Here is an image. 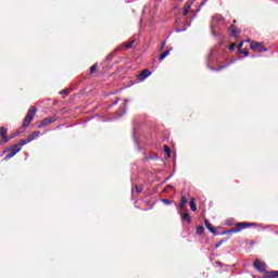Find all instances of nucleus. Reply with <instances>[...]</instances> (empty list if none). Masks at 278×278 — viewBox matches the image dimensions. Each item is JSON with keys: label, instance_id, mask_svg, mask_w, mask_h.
Segmentation results:
<instances>
[{"label": "nucleus", "instance_id": "nucleus-19", "mask_svg": "<svg viewBox=\"0 0 278 278\" xmlns=\"http://www.w3.org/2000/svg\"><path fill=\"white\" fill-rule=\"evenodd\" d=\"M231 34L233 36V38L238 37V29H236V27L231 26Z\"/></svg>", "mask_w": 278, "mask_h": 278}, {"label": "nucleus", "instance_id": "nucleus-14", "mask_svg": "<svg viewBox=\"0 0 278 278\" xmlns=\"http://www.w3.org/2000/svg\"><path fill=\"white\" fill-rule=\"evenodd\" d=\"M189 205H190L191 212H197V202L194 201V199L190 201Z\"/></svg>", "mask_w": 278, "mask_h": 278}, {"label": "nucleus", "instance_id": "nucleus-11", "mask_svg": "<svg viewBox=\"0 0 278 278\" xmlns=\"http://www.w3.org/2000/svg\"><path fill=\"white\" fill-rule=\"evenodd\" d=\"M168 55H170V49L164 51V52L160 55L159 60H161V61H162V60H166V58H168Z\"/></svg>", "mask_w": 278, "mask_h": 278}, {"label": "nucleus", "instance_id": "nucleus-28", "mask_svg": "<svg viewBox=\"0 0 278 278\" xmlns=\"http://www.w3.org/2000/svg\"><path fill=\"white\" fill-rule=\"evenodd\" d=\"M242 47H244V41H241V42L238 45V49H241Z\"/></svg>", "mask_w": 278, "mask_h": 278}, {"label": "nucleus", "instance_id": "nucleus-34", "mask_svg": "<svg viewBox=\"0 0 278 278\" xmlns=\"http://www.w3.org/2000/svg\"><path fill=\"white\" fill-rule=\"evenodd\" d=\"M118 103V101H115L113 104L116 105Z\"/></svg>", "mask_w": 278, "mask_h": 278}, {"label": "nucleus", "instance_id": "nucleus-6", "mask_svg": "<svg viewBox=\"0 0 278 278\" xmlns=\"http://www.w3.org/2000/svg\"><path fill=\"white\" fill-rule=\"evenodd\" d=\"M36 112H38V109H36V106H31V109L28 111L26 115V118L34 121V116H36Z\"/></svg>", "mask_w": 278, "mask_h": 278}, {"label": "nucleus", "instance_id": "nucleus-2", "mask_svg": "<svg viewBox=\"0 0 278 278\" xmlns=\"http://www.w3.org/2000/svg\"><path fill=\"white\" fill-rule=\"evenodd\" d=\"M9 151H11V153L5 156V160H12V157L21 151V147L18 144H14L9 149Z\"/></svg>", "mask_w": 278, "mask_h": 278}, {"label": "nucleus", "instance_id": "nucleus-18", "mask_svg": "<svg viewBox=\"0 0 278 278\" xmlns=\"http://www.w3.org/2000/svg\"><path fill=\"white\" fill-rule=\"evenodd\" d=\"M192 3H194V0H189L186 3V10H190V8H192Z\"/></svg>", "mask_w": 278, "mask_h": 278}, {"label": "nucleus", "instance_id": "nucleus-32", "mask_svg": "<svg viewBox=\"0 0 278 278\" xmlns=\"http://www.w3.org/2000/svg\"><path fill=\"white\" fill-rule=\"evenodd\" d=\"M132 43H129L128 46H126L127 49H131Z\"/></svg>", "mask_w": 278, "mask_h": 278}, {"label": "nucleus", "instance_id": "nucleus-25", "mask_svg": "<svg viewBox=\"0 0 278 278\" xmlns=\"http://www.w3.org/2000/svg\"><path fill=\"white\" fill-rule=\"evenodd\" d=\"M60 94H63V97H66L68 94V89L60 91Z\"/></svg>", "mask_w": 278, "mask_h": 278}, {"label": "nucleus", "instance_id": "nucleus-12", "mask_svg": "<svg viewBox=\"0 0 278 278\" xmlns=\"http://www.w3.org/2000/svg\"><path fill=\"white\" fill-rule=\"evenodd\" d=\"M29 142H31V141H29V138H27V139H22V140L20 141V143L17 144V147H21V149H23V147H25V144H29Z\"/></svg>", "mask_w": 278, "mask_h": 278}, {"label": "nucleus", "instance_id": "nucleus-7", "mask_svg": "<svg viewBox=\"0 0 278 278\" xmlns=\"http://www.w3.org/2000/svg\"><path fill=\"white\" fill-rule=\"evenodd\" d=\"M0 136L4 139V142H9L10 139L8 138V129L5 127L0 128Z\"/></svg>", "mask_w": 278, "mask_h": 278}, {"label": "nucleus", "instance_id": "nucleus-29", "mask_svg": "<svg viewBox=\"0 0 278 278\" xmlns=\"http://www.w3.org/2000/svg\"><path fill=\"white\" fill-rule=\"evenodd\" d=\"M184 15L187 16L188 15V9L184 10Z\"/></svg>", "mask_w": 278, "mask_h": 278}, {"label": "nucleus", "instance_id": "nucleus-24", "mask_svg": "<svg viewBox=\"0 0 278 278\" xmlns=\"http://www.w3.org/2000/svg\"><path fill=\"white\" fill-rule=\"evenodd\" d=\"M226 225H227L228 227H231V226L233 225V219H227V220H226Z\"/></svg>", "mask_w": 278, "mask_h": 278}, {"label": "nucleus", "instance_id": "nucleus-17", "mask_svg": "<svg viewBox=\"0 0 278 278\" xmlns=\"http://www.w3.org/2000/svg\"><path fill=\"white\" fill-rule=\"evenodd\" d=\"M267 278H278V271H269Z\"/></svg>", "mask_w": 278, "mask_h": 278}, {"label": "nucleus", "instance_id": "nucleus-33", "mask_svg": "<svg viewBox=\"0 0 278 278\" xmlns=\"http://www.w3.org/2000/svg\"><path fill=\"white\" fill-rule=\"evenodd\" d=\"M164 47H166V41L162 43V49H164Z\"/></svg>", "mask_w": 278, "mask_h": 278}, {"label": "nucleus", "instance_id": "nucleus-16", "mask_svg": "<svg viewBox=\"0 0 278 278\" xmlns=\"http://www.w3.org/2000/svg\"><path fill=\"white\" fill-rule=\"evenodd\" d=\"M29 125H31V119H29V117H25L23 122V127H29Z\"/></svg>", "mask_w": 278, "mask_h": 278}, {"label": "nucleus", "instance_id": "nucleus-35", "mask_svg": "<svg viewBox=\"0 0 278 278\" xmlns=\"http://www.w3.org/2000/svg\"><path fill=\"white\" fill-rule=\"evenodd\" d=\"M17 134L13 135L12 138H14Z\"/></svg>", "mask_w": 278, "mask_h": 278}, {"label": "nucleus", "instance_id": "nucleus-8", "mask_svg": "<svg viewBox=\"0 0 278 278\" xmlns=\"http://www.w3.org/2000/svg\"><path fill=\"white\" fill-rule=\"evenodd\" d=\"M40 130L34 131L29 137H28V141L34 142V140H36V138H39L40 136Z\"/></svg>", "mask_w": 278, "mask_h": 278}, {"label": "nucleus", "instance_id": "nucleus-27", "mask_svg": "<svg viewBox=\"0 0 278 278\" xmlns=\"http://www.w3.org/2000/svg\"><path fill=\"white\" fill-rule=\"evenodd\" d=\"M162 201H163V203H164L165 205H170V202H169L168 200L163 199Z\"/></svg>", "mask_w": 278, "mask_h": 278}, {"label": "nucleus", "instance_id": "nucleus-22", "mask_svg": "<svg viewBox=\"0 0 278 278\" xmlns=\"http://www.w3.org/2000/svg\"><path fill=\"white\" fill-rule=\"evenodd\" d=\"M165 153H167V157H170V148L168 146L164 147Z\"/></svg>", "mask_w": 278, "mask_h": 278}, {"label": "nucleus", "instance_id": "nucleus-30", "mask_svg": "<svg viewBox=\"0 0 278 278\" xmlns=\"http://www.w3.org/2000/svg\"><path fill=\"white\" fill-rule=\"evenodd\" d=\"M230 49H231V50L236 49V43H232V45L230 46Z\"/></svg>", "mask_w": 278, "mask_h": 278}, {"label": "nucleus", "instance_id": "nucleus-4", "mask_svg": "<svg viewBox=\"0 0 278 278\" xmlns=\"http://www.w3.org/2000/svg\"><path fill=\"white\" fill-rule=\"evenodd\" d=\"M254 268H256L258 273H264L266 270V263H263L260 260H256L254 262Z\"/></svg>", "mask_w": 278, "mask_h": 278}, {"label": "nucleus", "instance_id": "nucleus-10", "mask_svg": "<svg viewBox=\"0 0 278 278\" xmlns=\"http://www.w3.org/2000/svg\"><path fill=\"white\" fill-rule=\"evenodd\" d=\"M55 119H53V118H45V119H42L41 125H39V127H45V125H49V124L53 123Z\"/></svg>", "mask_w": 278, "mask_h": 278}, {"label": "nucleus", "instance_id": "nucleus-5", "mask_svg": "<svg viewBox=\"0 0 278 278\" xmlns=\"http://www.w3.org/2000/svg\"><path fill=\"white\" fill-rule=\"evenodd\" d=\"M147 77H151V72L149 70H143L138 76L137 79L138 81H144Z\"/></svg>", "mask_w": 278, "mask_h": 278}, {"label": "nucleus", "instance_id": "nucleus-26", "mask_svg": "<svg viewBox=\"0 0 278 278\" xmlns=\"http://www.w3.org/2000/svg\"><path fill=\"white\" fill-rule=\"evenodd\" d=\"M94 71H97V64H94V65H92V66L90 67V73H94Z\"/></svg>", "mask_w": 278, "mask_h": 278}, {"label": "nucleus", "instance_id": "nucleus-20", "mask_svg": "<svg viewBox=\"0 0 278 278\" xmlns=\"http://www.w3.org/2000/svg\"><path fill=\"white\" fill-rule=\"evenodd\" d=\"M203 231H205V228H203V226H199V227L197 228V233H198L199 236H201V235L203 233Z\"/></svg>", "mask_w": 278, "mask_h": 278}, {"label": "nucleus", "instance_id": "nucleus-3", "mask_svg": "<svg viewBox=\"0 0 278 278\" xmlns=\"http://www.w3.org/2000/svg\"><path fill=\"white\" fill-rule=\"evenodd\" d=\"M250 49H252L253 51H258L260 53H262V51H266V49H264V46L257 41H251Z\"/></svg>", "mask_w": 278, "mask_h": 278}, {"label": "nucleus", "instance_id": "nucleus-9", "mask_svg": "<svg viewBox=\"0 0 278 278\" xmlns=\"http://www.w3.org/2000/svg\"><path fill=\"white\" fill-rule=\"evenodd\" d=\"M204 225H205L206 229H208V231H211V233H216V230L214 229V227H212V224H210V220L205 219Z\"/></svg>", "mask_w": 278, "mask_h": 278}, {"label": "nucleus", "instance_id": "nucleus-31", "mask_svg": "<svg viewBox=\"0 0 278 278\" xmlns=\"http://www.w3.org/2000/svg\"><path fill=\"white\" fill-rule=\"evenodd\" d=\"M220 244H223V242H219L215 245V249H218V247H220Z\"/></svg>", "mask_w": 278, "mask_h": 278}, {"label": "nucleus", "instance_id": "nucleus-1", "mask_svg": "<svg viewBox=\"0 0 278 278\" xmlns=\"http://www.w3.org/2000/svg\"><path fill=\"white\" fill-rule=\"evenodd\" d=\"M255 224L254 223H238L237 227L239 228H232L230 230H228V233H240V231H242V229H247L248 227H253Z\"/></svg>", "mask_w": 278, "mask_h": 278}, {"label": "nucleus", "instance_id": "nucleus-36", "mask_svg": "<svg viewBox=\"0 0 278 278\" xmlns=\"http://www.w3.org/2000/svg\"><path fill=\"white\" fill-rule=\"evenodd\" d=\"M245 42H249V39H247Z\"/></svg>", "mask_w": 278, "mask_h": 278}, {"label": "nucleus", "instance_id": "nucleus-21", "mask_svg": "<svg viewBox=\"0 0 278 278\" xmlns=\"http://www.w3.org/2000/svg\"><path fill=\"white\" fill-rule=\"evenodd\" d=\"M137 191V194H140V192H142V187H135L132 189V192H136Z\"/></svg>", "mask_w": 278, "mask_h": 278}, {"label": "nucleus", "instance_id": "nucleus-15", "mask_svg": "<svg viewBox=\"0 0 278 278\" xmlns=\"http://www.w3.org/2000/svg\"><path fill=\"white\" fill-rule=\"evenodd\" d=\"M182 220H187L188 223H192V218L190 217V214L185 213L181 215Z\"/></svg>", "mask_w": 278, "mask_h": 278}, {"label": "nucleus", "instance_id": "nucleus-13", "mask_svg": "<svg viewBox=\"0 0 278 278\" xmlns=\"http://www.w3.org/2000/svg\"><path fill=\"white\" fill-rule=\"evenodd\" d=\"M186 203H188V199H186V197H182L180 201V206H179L180 211H184Z\"/></svg>", "mask_w": 278, "mask_h": 278}, {"label": "nucleus", "instance_id": "nucleus-23", "mask_svg": "<svg viewBox=\"0 0 278 278\" xmlns=\"http://www.w3.org/2000/svg\"><path fill=\"white\" fill-rule=\"evenodd\" d=\"M239 53H242L245 58H248V56H249V51H248V50H245V49L240 50V52H239Z\"/></svg>", "mask_w": 278, "mask_h": 278}]
</instances>
